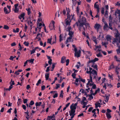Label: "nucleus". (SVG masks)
Returning a JSON list of instances; mask_svg holds the SVG:
<instances>
[{"label": "nucleus", "mask_w": 120, "mask_h": 120, "mask_svg": "<svg viewBox=\"0 0 120 120\" xmlns=\"http://www.w3.org/2000/svg\"><path fill=\"white\" fill-rule=\"evenodd\" d=\"M23 44L26 46H28L29 44V43L28 41H25Z\"/></svg>", "instance_id": "29"}, {"label": "nucleus", "mask_w": 120, "mask_h": 120, "mask_svg": "<svg viewBox=\"0 0 120 120\" xmlns=\"http://www.w3.org/2000/svg\"><path fill=\"white\" fill-rule=\"evenodd\" d=\"M69 60L68 59H67L66 61V66H68L69 64Z\"/></svg>", "instance_id": "49"}, {"label": "nucleus", "mask_w": 120, "mask_h": 120, "mask_svg": "<svg viewBox=\"0 0 120 120\" xmlns=\"http://www.w3.org/2000/svg\"><path fill=\"white\" fill-rule=\"evenodd\" d=\"M15 58V57H14V56H11L10 58H9V59L12 60H13V59Z\"/></svg>", "instance_id": "61"}, {"label": "nucleus", "mask_w": 120, "mask_h": 120, "mask_svg": "<svg viewBox=\"0 0 120 120\" xmlns=\"http://www.w3.org/2000/svg\"><path fill=\"white\" fill-rule=\"evenodd\" d=\"M100 90L99 88H98L97 89V90H95V92L94 93H93V94H92L93 95H94L96 94H97V93L98 92V91H99Z\"/></svg>", "instance_id": "37"}, {"label": "nucleus", "mask_w": 120, "mask_h": 120, "mask_svg": "<svg viewBox=\"0 0 120 120\" xmlns=\"http://www.w3.org/2000/svg\"><path fill=\"white\" fill-rule=\"evenodd\" d=\"M86 98L85 97H83L82 100L81 101V102H83L84 101H86Z\"/></svg>", "instance_id": "56"}, {"label": "nucleus", "mask_w": 120, "mask_h": 120, "mask_svg": "<svg viewBox=\"0 0 120 120\" xmlns=\"http://www.w3.org/2000/svg\"><path fill=\"white\" fill-rule=\"evenodd\" d=\"M72 0L73 5H74V6L76 4L77 2H76L74 0Z\"/></svg>", "instance_id": "41"}, {"label": "nucleus", "mask_w": 120, "mask_h": 120, "mask_svg": "<svg viewBox=\"0 0 120 120\" xmlns=\"http://www.w3.org/2000/svg\"><path fill=\"white\" fill-rule=\"evenodd\" d=\"M10 84L11 85H15L14 81H12V79H11V82H10Z\"/></svg>", "instance_id": "45"}, {"label": "nucleus", "mask_w": 120, "mask_h": 120, "mask_svg": "<svg viewBox=\"0 0 120 120\" xmlns=\"http://www.w3.org/2000/svg\"><path fill=\"white\" fill-rule=\"evenodd\" d=\"M36 50V49L35 48L34 49H33L32 50H30V51L31 52L30 54L31 55L32 54L35 53Z\"/></svg>", "instance_id": "31"}, {"label": "nucleus", "mask_w": 120, "mask_h": 120, "mask_svg": "<svg viewBox=\"0 0 120 120\" xmlns=\"http://www.w3.org/2000/svg\"><path fill=\"white\" fill-rule=\"evenodd\" d=\"M101 104L99 103H98V102H97L95 104V108H97L98 107H100L101 106L100 105Z\"/></svg>", "instance_id": "21"}, {"label": "nucleus", "mask_w": 120, "mask_h": 120, "mask_svg": "<svg viewBox=\"0 0 120 120\" xmlns=\"http://www.w3.org/2000/svg\"><path fill=\"white\" fill-rule=\"evenodd\" d=\"M84 25H85V26L86 27H90V24L88 23H86V22L84 24Z\"/></svg>", "instance_id": "34"}, {"label": "nucleus", "mask_w": 120, "mask_h": 120, "mask_svg": "<svg viewBox=\"0 0 120 120\" xmlns=\"http://www.w3.org/2000/svg\"><path fill=\"white\" fill-rule=\"evenodd\" d=\"M52 61V59H50L48 61V63L50 65H51V64Z\"/></svg>", "instance_id": "53"}, {"label": "nucleus", "mask_w": 120, "mask_h": 120, "mask_svg": "<svg viewBox=\"0 0 120 120\" xmlns=\"http://www.w3.org/2000/svg\"><path fill=\"white\" fill-rule=\"evenodd\" d=\"M101 27L100 24L98 23H96L95 25L94 26V28L96 29L97 31L98 32L100 27Z\"/></svg>", "instance_id": "6"}, {"label": "nucleus", "mask_w": 120, "mask_h": 120, "mask_svg": "<svg viewBox=\"0 0 120 120\" xmlns=\"http://www.w3.org/2000/svg\"><path fill=\"white\" fill-rule=\"evenodd\" d=\"M80 24L79 25V29L80 31H85L86 29L83 25L82 27H80Z\"/></svg>", "instance_id": "11"}, {"label": "nucleus", "mask_w": 120, "mask_h": 120, "mask_svg": "<svg viewBox=\"0 0 120 120\" xmlns=\"http://www.w3.org/2000/svg\"><path fill=\"white\" fill-rule=\"evenodd\" d=\"M81 104H82L83 105H86L87 104V102H84V101L83 102H81Z\"/></svg>", "instance_id": "57"}, {"label": "nucleus", "mask_w": 120, "mask_h": 120, "mask_svg": "<svg viewBox=\"0 0 120 120\" xmlns=\"http://www.w3.org/2000/svg\"><path fill=\"white\" fill-rule=\"evenodd\" d=\"M69 32L68 34L70 36L69 37V39L70 41L71 39H72V35H73L74 32L71 31Z\"/></svg>", "instance_id": "12"}, {"label": "nucleus", "mask_w": 120, "mask_h": 120, "mask_svg": "<svg viewBox=\"0 0 120 120\" xmlns=\"http://www.w3.org/2000/svg\"><path fill=\"white\" fill-rule=\"evenodd\" d=\"M25 15V13L24 12L22 13L20 15L18 16V18L20 19H21L22 18L23 20L25 19L24 16Z\"/></svg>", "instance_id": "7"}, {"label": "nucleus", "mask_w": 120, "mask_h": 120, "mask_svg": "<svg viewBox=\"0 0 120 120\" xmlns=\"http://www.w3.org/2000/svg\"><path fill=\"white\" fill-rule=\"evenodd\" d=\"M4 28L5 29L8 30L9 29V28L7 25H5L4 26Z\"/></svg>", "instance_id": "36"}, {"label": "nucleus", "mask_w": 120, "mask_h": 120, "mask_svg": "<svg viewBox=\"0 0 120 120\" xmlns=\"http://www.w3.org/2000/svg\"><path fill=\"white\" fill-rule=\"evenodd\" d=\"M75 52V56L78 57H79L80 56V53H81V51L79 50L78 51H77V48H75L74 49Z\"/></svg>", "instance_id": "4"}, {"label": "nucleus", "mask_w": 120, "mask_h": 120, "mask_svg": "<svg viewBox=\"0 0 120 120\" xmlns=\"http://www.w3.org/2000/svg\"><path fill=\"white\" fill-rule=\"evenodd\" d=\"M41 79H39L37 83L36 84V85L37 86H38L39 85V84H40L41 82Z\"/></svg>", "instance_id": "39"}, {"label": "nucleus", "mask_w": 120, "mask_h": 120, "mask_svg": "<svg viewBox=\"0 0 120 120\" xmlns=\"http://www.w3.org/2000/svg\"><path fill=\"white\" fill-rule=\"evenodd\" d=\"M108 10H106L105 14V16L106 17H107L108 16Z\"/></svg>", "instance_id": "44"}, {"label": "nucleus", "mask_w": 120, "mask_h": 120, "mask_svg": "<svg viewBox=\"0 0 120 120\" xmlns=\"http://www.w3.org/2000/svg\"><path fill=\"white\" fill-rule=\"evenodd\" d=\"M71 26H68L67 29H66V30L69 32L71 31Z\"/></svg>", "instance_id": "25"}, {"label": "nucleus", "mask_w": 120, "mask_h": 120, "mask_svg": "<svg viewBox=\"0 0 120 120\" xmlns=\"http://www.w3.org/2000/svg\"><path fill=\"white\" fill-rule=\"evenodd\" d=\"M93 109V107H90L89 108V109L88 110V111L89 112H90L91 110Z\"/></svg>", "instance_id": "58"}, {"label": "nucleus", "mask_w": 120, "mask_h": 120, "mask_svg": "<svg viewBox=\"0 0 120 120\" xmlns=\"http://www.w3.org/2000/svg\"><path fill=\"white\" fill-rule=\"evenodd\" d=\"M62 40V36L61 34H60L59 36V41L61 42Z\"/></svg>", "instance_id": "59"}, {"label": "nucleus", "mask_w": 120, "mask_h": 120, "mask_svg": "<svg viewBox=\"0 0 120 120\" xmlns=\"http://www.w3.org/2000/svg\"><path fill=\"white\" fill-rule=\"evenodd\" d=\"M66 57H65L63 56L61 58V63L63 64L65 63V60H66Z\"/></svg>", "instance_id": "19"}, {"label": "nucleus", "mask_w": 120, "mask_h": 120, "mask_svg": "<svg viewBox=\"0 0 120 120\" xmlns=\"http://www.w3.org/2000/svg\"><path fill=\"white\" fill-rule=\"evenodd\" d=\"M66 9L67 11V19H68L69 18H70V17L71 16L69 14V13L70 12V10L69 8H66Z\"/></svg>", "instance_id": "10"}, {"label": "nucleus", "mask_w": 120, "mask_h": 120, "mask_svg": "<svg viewBox=\"0 0 120 120\" xmlns=\"http://www.w3.org/2000/svg\"><path fill=\"white\" fill-rule=\"evenodd\" d=\"M97 75V71L94 69H93L91 72L90 73V79H88V82L87 83V87L88 86V85L90 82H93L92 81V77H93V79H95L96 76Z\"/></svg>", "instance_id": "1"}, {"label": "nucleus", "mask_w": 120, "mask_h": 120, "mask_svg": "<svg viewBox=\"0 0 120 120\" xmlns=\"http://www.w3.org/2000/svg\"><path fill=\"white\" fill-rule=\"evenodd\" d=\"M105 11V9L104 8H101V13L102 14H104V11Z\"/></svg>", "instance_id": "48"}, {"label": "nucleus", "mask_w": 120, "mask_h": 120, "mask_svg": "<svg viewBox=\"0 0 120 120\" xmlns=\"http://www.w3.org/2000/svg\"><path fill=\"white\" fill-rule=\"evenodd\" d=\"M115 68V67L113 65V64H111L110 65L109 68V70H110L111 69H112V68Z\"/></svg>", "instance_id": "33"}, {"label": "nucleus", "mask_w": 120, "mask_h": 120, "mask_svg": "<svg viewBox=\"0 0 120 120\" xmlns=\"http://www.w3.org/2000/svg\"><path fill=\"white\" fill-rule=\"evenodd\" d=\"M34 59H31L30 60H29L28 61H29L30 63H31L32 64H33L34 62Z\"/></svg>", "instance_id": "42"}, {"label": "nucleus", "mask_w": 120, "mask_h": 120, "mask_svg": "<svg viewBox=\"0 0 120 120\" xmlns=\"http://www.w3.org/2000/svg\"><path fill=\"white\" fill-rule=\"evenodd\" d=\"M99 60L98 58H95L94 60H90L88 62V63L89 64L91 63H93V64H94V63L96 61H98Z\"/></svg>", "instance_id": "8"}, {"label": "nucleus", "mask_w": 120, "mask_h": 120, "mask_svg": "<svg viewBox=\"0 0 120 120\" xmlns=\"http://www.w3.org/2000/svg\"><path fill=\"white\" fill-rule=\"evenodd\" d=\"M41 103H42L41 102H40L39 103L37 102L35 104L36 106V107L38 106H40Z\"/></svg>", "instance_id": "35"}, {"label": "nucleus", "mask_w": 120, "mask_h": 120, "mask_svg": "<svg viewBox=\"0 0 120 120\" xmlns=\"http://www.w3.org/2000/svg\"><path fill=\"white\" fill-rule=\"evenodd\" d=\"M19 49L18 50L20 51L22 49V48L20 43H19Z\"/></svg>", "instance_id": "46"}, {"label": "nucleus", "mask_w": 120, "mask_h": 120, "mask_svg": "<svg viewBox=\"0 0 120 120\" xmlns=\"http://www.w3.org/2000/svg\"><path fill=\"white\" fill-rule=\"evenodd\" d=\"M53 117V116H48V119L50 120L51 119L52 120L53 119L52 118Z\"/></svg>", "instance_id": "55"}, {"label": "nucleus", "mask_w": 120, "mask_h": 120, "mask_svg": "<svg viewBox=\"0 0 120 120\" xmlns=\"http://www.w3.org/2000/svg\"><path fill=\"white\" fill-rule=\"evenodd\" d=\"M116 31V32L114 33L116 38H114L112 42V44H114L116 42H119L120 43V37L119 36L120 34L119 33L118 31L116 29H115L114 30Z\"/></svg>", "instance_id": "2"}, {"label": "nucleus", "mask_w": 120, "mask_h": 120, "mask_svg": "<svg viewBox=\"0 0 120 120\" xmlns=\"http://www.w3.org/2000/svg\"><path fill=\"white\" fill-rule=\"evenodd\" d=\"M14 11L15 12H17L19 11V9L17 8H15Z\"/></svg>", "instance_id": "60"}, {"label": "nucleus", "mask_w": 120, "mask_h": 120, "mask_svg": "<svg viewBox=\"0 0 120 120\" xmlns=\"http://www.w3.org/2000/svg\"><path fill=\"white\" fill-rule=\"evenodd\" d=\"M105 25L103 26V28L104 30L106 32L109 30V27L108 26V24L105 21Z\"/></svg>", "instance_id": "5"}, {"label": "nucleus", "mask_w": 120, "mask_h": 120, "mask_svg": "<svg viewBox=\"0 0 120 120\" xmlns=\"http://www.w3.org/2000/svg\"><path fill=\"white\" fill-rule=\"evenodd\" d=\"M94 64H93L91 66V67H93L95 69H96L97 70L98 69L97 65L96 64H95L94 65Z\"/></svg>", "instance_id": "27"}, {"label": "nucleus", "mask_w": 120, "mask_h": 120, "mask_svg": "<svg viewBox=\"0 0 120 120\" xmlns=\"http://www.w3.org/2000/svg\"><path fill=\"white\" fill-rule=\"evenodd\" d=\"M114 58L115 59L116 61L118 62H120V60H118L117 57L116 56H114Z\"/></svg>", "instance_id": "51"}, {"label": "nucleus", "mask_w": 120, "mask_h": 120, "mask_svg": "<svg viewBox=\"0 0 120 120\" xmlns=\"http://www.w3.org/2000/svg\"><path fill=\"white\" fill-rule=\"evenodd\" d=\"M75 110H73L72 109L71 110V111H69V115L70 116H71L72 115H73L74 114L75 115Z\"/></svg>", "instance_id": "17"}, {"label": "nucleus", "mask_w": 120, "mask_h": 120, "mask_svg": "<svg viewBox=\"0 0 120 120\" xmlns=\"http://www.w3.org/2000/svg\"><path fill=\"white\" fill-rule=\"evenodd\" d=\"M70 18H69L68 19L67 18L66 19V20H66V25H70V23L71 22V19H70Z\"/></svg>", "instance_id": "13"}, {"label": "nucleus", "mask_w": 120, "mask_h": 120, "mask_svg": "<svg viewBox=\"0 0 120 120\" xmlns=\"http://www.w3.org/2000/svg\"><path fill=\"white\" fill-rule=\"evenodd\" d=\"M106 114L107 118H110L111 117V115L110 113L106 112Z\"/></svg>", "instance_id": "24"}, {"label": "nucleus", "mask_w": 120, "mask_h": 120, "mask_svg": "<svg viewBox=\"0 0 120 120\" xmlns=\"http://www.w3.org/2000/svg\"><path fill=\"white\" fill-rule=\"evenodd\" d=\"M102 45H104L105 48L107 47V46L106 45L107 44L106 42H102Z\"/></svg>", "instance_id": "38"}, {"label": "nucleus", "mask_w": 120, "mask_h": 120, "mask_svg": "<svg viewBox=\"0 0 120 120\" xmlns=\"http://www.w3.org/2000/svg\"><path fill=\"white\" fill-rule=\"evenodd\" d=\"M95 49H94V50H96L97 49H98V51L99 52H100L101 50V47L100 45H99V46H97L96 45H95Z\"/></svg>", "instance_id": "9"}, {"label": "nucleus", "mask_w": 120, "mask_h": 120, "mask_svg": "<svg viewBox=\"0 0 120 120\" xmlns=\"http://www.w3.org/2000/svg\"><path fill=\"white\" fill-rule=\"evenodd\" d=\"M86 54L88 55V57H90L92 55V54L91 52L90 51H86Z\"/></svg>", "instance_id": "22"}, {"label": "nucleus", "mask_w": 120, "mask_h": 120, "mask_svg": "<svg viewBox=\"0 0 120 120\" xmlns=\"http://www.w3.org/2000/svg\"><path fill=\"white\" fill-rule=\"evenodd\" d=\"M16 45L15 43L14 42L11 44V45L12 46H15Z\"/></svg>", "instance_id": "64"}, {"label": "nucleus", "mask_w": 120, "mask_h": 120, "mask_svg": "<svg viewBox=\"0 0 120 120\" xmlns=\"http://www.w3.org/2000/svg\"><path fill=\"white\" fill-rule=\"evenodd\" d=\"M98 2H97L94 4V7L95 8L97 9L98 12L99 10V5L96 4Z\"/></svg>", "instance_id": "14"}, {"label": "nucleus", "mask_w": 120, "mask_h": 120, "mask_svg": "<svg viewBox=\"0 0 120 120\" xmlns=\"http://www.w3.org/2000/svg\"><path fill=\"white\" fill-rule=\"evenodd\" d=\"M34 104V101H31L29 105H33Z\"/></svg>", "instance_id": "47"}, {"label": "nucleus", "mask_w": 120, "mask_h": 120, "mask_svg": "<svg viewBox=\"0 0 120 120\" xmlns=\"http://www.w3.org/2000/svg\"><path fill=\"white\" fill-rule=\"evenodd\" d=\"M45 77L46 80H48L49 77V73H46V74L45 75Z\"/></svg>", "instance_id": "30"}, {"label": "nucleus", "mask_w": 120, "mask_h": 120, "mask_svg": "<svg viewBox=\"0 0 120 120\" xmlns=\"http://www.w3.org/2000/svg\"><path fill=\"white\" fill-rule=\"evenodd\" d=\"M26 10L27 11V14L28 15H29L31 13L30 9V8H29L28 9L26 8Z\"/></svg>", "instance_id": "28"}, {"label": "nucleus", "mask_w": 120, "mask_h": 120, "mask_svg": "<svg viewBox=\"0 0 120 120\" xmlns=\"http://www.w3.org/2000/svg\"><path fill=\"white\" fill-rule=\"evenodd\" d=\"M93 95L92 94H90L89 95V96L90 98H91V99H93V97L92 96Z\"/></svg>", "instance_id": "63"}, {"label": "nucleus", "mask_w": 120, "mask_h": 120, "mask_svg": "<svg viewBox=\"0 0 120 120\" xmlns=\"http://www.w3.org/2000/svg\"><path fill=\"white\" fill-rule=\"evenodd\" d=\"M90 82L89 83V84L88 85V87H87V84H86V87H88H88H89V86H91L92 85H93V84H94V83L93 82H91L92 83H90Z\"/></svg>", "instance_id": "50"}, {"label": "nucleus", "mask_w": 120, "mask_h": 120, "mask_svg": "<svg viewBox=\"0 0 120 120\" xmlns=\"http://www.w3.org/2000/svg\"><path fill=\"white\" fill-rule=\"evenodd\" d=\"M78 22L80 24V27H82L84 25V24L86 22V19L85 17H82L81 21L78 20Z\"/></svg>", "instance_id": "3"}, {"label": "nucleus", "mask_w": 120, "mask_h": 120, "mask_svg": "<svg viewBox=\"0 0 120 120\" xmlns=\"http://www.w3.org/2000/svg\"><path fill=\"white\" fill-rule=\"evenodd\" d=\"M76 74L75 73H73L72 75V77L73 79L76 78Z\"/></svg>", "instance_id": "43"}, {"label": "nucleus", "mask_w": 120, "mask_h": 120, "mask_svg": "<svg viewBox=\"0 0 120 120\" xmlns=\"http://www.w3.org/2000/svg\"><path fill=\"white\" fill-rule=\"evenodd\" d=\"M76 107L73 105V104H72L70 106V109H72L73 110H75L76 109Z\"/></svg>", "instance_id": "26"}, {"label": "nucleus", "mask_w": 120, "mask_h": 120, "mask_svg": "<svg viewBox=\"0 0 120 120\" xmlns=\"http://www.w3.org/2000/svg\"><path fill=\"white\" fill-rule=\"evenodd\" d=\"M106 39L107 41L111 42V36L109 35H108L106 36Z\"/></svg>", "instance_id": "15"}, {"label": "nucleus", "mask_w": 120, "mask_h": 120, "mask_svg": "<svg viewBox=\"0 0 120 120\" xmlns=\"http://www.w3.org/2000/svg\"><path fill=\"white\" fill-rule=\"evenodd\" d=\"M109 29H110L111 30H113V28L112 27V25L110 23H109Z\"/></svg>", "instance_id": "40"}, {"label": "nucleus", "mask_w": 120, "mask_h": 120, "mask_svg": "<svg viewBox=\"0 0 120 120\" xmlns=\"http://www.w3.org/2000/svg\"><path fill=\"white\" fill-rule=\"evenodd\" d=\"M22 107L23 109L24 110H26V106L25 105H22Z\"/></svg>", "instance_id": "62"}, {"label": "nucleus", "mask_w": 120, "mask_h": 120, "mask_svg": "<svg viewBox=\"0 0 120 120\" xmlns=\"http://www.w3.org/2000/svg\"><path fill=\"white\" fill-rule=\"evenodd\" d=\"M4 12L6 14H8L11 11H10L9 10H8L7 8L6 7H5L4 8Z\"/></svg>", "instance_id": "16"}, {"label": "nucleus", "mask_w": 120, "mask_h": 120, "mask_svg": "<svg viewBox=\"0 0 120 120\" xmlns=\"http://www.w3.org/2000/svg\"><path fill=\"white\" fill-rule=\"evenodd\" d=\"M52 38H51L50 39H48L47 43L51 44V40Z\"/></svg>", "instance_id": "32"}, {"label": "nucleus", "mask_w": 120, "mask_h": 120, "mask_svg": "<svg viewBox=\"0 0 120 120\" xmlns=\"http://www.w3.org/2000/svg\"><path fill=\"white\" fill-rule=\"evenodd\" d=\"M88 67L89 68V70L88 71H86V72L87 73L90 74L93 69L92 68H90L89 66H88Z\"/></svg>", "instance_id": "20"}, {"label": "nucleus", "mask_w": 120, "mask_h": 120, "mask_svg": "<svg viewBox=\"0 0 120 120\" xmlns=\"http://www.w3.org/2000/svg\"><path fill=\"white\" fill-rule=\"evenodd\" d=\"M96 56L98 57L102 56V54L100 52H99L98 54H97Z\"/></svg>", "instance_id": "54"}, {"label": "nucleus", "mask_w": 120, "mask_h": 120, "mask_svg": "<svg viewBox=\"0 0 120 120\" xmlns=\"http://www.w3.org/2000/svg\"><path fill=\"white\" fill-rule=\"evenodd\" d=\"M45 88V86L44 85H43L41 87V90H44Z\"/></svg>", "instance_id": "52"}, {"label": "nucleus", "mask_w": 120, "mask_h": 120, "mask_svg": "<svg viewBox=\"0 0 120 120\" xmlns=\"http://www.w3.org/2000/svg\"><path fill=\"white\" fill-rule=\"evenodd\" d=\"M116 43H117V45L118 47V49H117L116 51H117V53L119 54V53H120V46L119 45V42H117Z\"/></svg>", "instance_id": "18"}, {"label": "nucleus", "mask_w": 120, "mask_h": 120, "mask_svg": "<svg viewBox=\"0 0 120 120\" xmlns=\"http://www.w3.org/2000/svg\"><path fill=\"white\" fill-rule=\"evenodd\" d=\"M105 98L106 99V100H105V101L106 102H108V100L109 99V97L107 95H105Z\"/></svg>", "instance_id": "23"}]
</instances>
